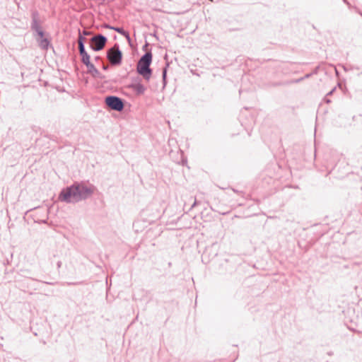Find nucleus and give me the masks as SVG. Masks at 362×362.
Returning a JSON list of instances; mask_svg holds the SVG:
<instances>
[{
    "label": "nucleus",
    "instance_id": "f257e3e1",
    "mask_svg": "<svg viewBox=\"0 0 362 362\" xmlns=\"http://www.w3.org/2000/svg\"><path fill=\"white\" fill-rule=\"evenodd\" d=\"M93 185H86L83 182H75L72 185L63 189L59 199L66 203H77L90 197L94 192Z\"/></svg>",
    "mask_w": 362,
    "mask_h": 362
},
{
    "label": "nucleus",
    "instance_id": "f03ea898",
    "mask_svg": "<svg viewBox=\"0 0 362 362\" xmlns=\"http://www.w3.org/2000/svg\"><path fill=\"white\" fill-rule=\"evenodd\" d=\"M151 62L152 54L151 52H147L139 59L136 65L138 74L146 81H149L152 75V70L150 68Z\"/></svg>",
    "mask_w": 362,
    "mask_h": 362
},
{
    "label": "nucleus",
    "instance_id": "7ed1b4c3",
    "mask_svg": "<svg viewBox=\"0 0 362 362\" xmlns=\"http://www.w3.org/2000/svg\"><path fill=\"white\" fill-rule=\"evenodd\" d=\"M107 58L112 66H117L121 64L122 53L117 44H115L107 51Z\"/></svg>",
    "mask_w": 362,
    "mask_h": 362
},
{
    "label": "nucleus",
    "instance_id": "20e7f679",
    "mask_svg": "<svg viewBox=\"0 0 362 362\" xmlns=\"http://www.w3.org/2000/svg\"><path fill=\"white\" fill-rule=\"evenodd\" d=\"M105 103L111 110L117 112L123 110L124 107L123 100L115 95L107 96L105 98Z\"/></svg>",
    "mask_w": 362,
    "mask_h": 362
},
{
    "label": "nucleus",
    "instance_id": "39448f33",
    "mask_svg": "<svg viewBox=\"0 0 362 362\" xmlns=\"http://www.w3.org/2000/svg\"><path fill=\"white\" fill-rule=\"evenodd\" d=\"M107 41V39L105 35L98 34L90 38V47L93 51L98 52L104 48Z\"/></svg>",
    "mask_w": 362,
    "mask_h": 362
},
{
    "label": "nucleus",
    "instance_id": "423d86ee",
    "mask_svg": "<svg viewBox=\"0 0 362 362\" xmlns=\"http://www.w3.org/2000/svg\"><path fill=\"white\" fill-rule=\"evenodd\" d=\"M42 21L40 19V13L37 10H33L31 12V24L30 28L33 32L42 29Z\"/></svg>",
    "mask_w": 362,
    "mask_h": 362
},
{
    "label": "nucleus",
    "instance_id": "0eeeda50",
    "mask_svg": "<svg viewBox=\"0 0 362 362\" xmlns=\"http://www.w3.org/2000/svg\"><path fill=\"white\" fill-rule=\"evenodd\" d=\"M86 67L88 69V73L90 74L94 78L103 79L104 76L100 73V71L95 68L93 64L91 62L87 64Z\"/></svg>",
    "mask_w": 362,
    "mask_h": 362
},
{
    "label": "nucleus",
    "instance_id": "6e6552de",
    "mask_svg": "<svg viewBox=\"0 0 362 362\" xmlns=\"http://www.w3.org/2000/svg\"><path fill=\"white\" fill-rule=\"evenodd\" d=\"M37 42L39 47L43 50H47L50 45V40L48 38V36L42 39H37Z\"/></svg>",
    "mask_w": 362,
    "mask_h": 362
},
{
    "label": "nucleus",
    "instance_id": "1a4fd4ad",
    "mask_svg": "<svg viewBox=\"0 0 362 362\" xmlns=\"http://www.w3.org/2000/svg\"><path fill=\"white\" fill-rule=\"evenodd\" d=\"M130 88H132V90H134L138 95L143 94L146 90L145 86L141 83L132 84L130 86Z\"/></svg>",
    "mask_w": 362,
    "mask_h": 362
},
{
    "label": "nucleus",
    "instance_id": "9d476101",
    "mask_svg": "<svg viewBox=\"0 0 362 362\" xmlns=\"http://www.w3.org/2000/svg\"><path fill=\"white\" fill-rule=\"evenodd\" d=\"M80 56L81 57V62L83 64H84L85 65H86L87 64L90 63V55L87 53V52H81L79 53Z\"/></svg>",
    "mask_w": 362,
    "mask_h": 362
},
{
    "label": "nucleus",
    "instance_id": "9b49d317",
    "mask_svg": "<svg viewBox=\"0 0 362 362\" xmlns=\"http://www.w3.org/2000/svg\"><path fill=\"white\" fill-rule=\"evenodd\" d=\"M112 30H114L116 32L119 33V34L125 36L127 39H129V33L127 31H125L122 28L114 27V28H112Z\"/></svg>",
    "mask_w": 362,
    "mask_h": 362
},
{
    "label": "nucleus",
    "instance_id": "f8f14e48",
    "mask_svg": "<svg viewBox=\"0 0 362 362\" xmlns=\"http://www.w3.org/2000/svg\"><path fill=\"white\" fill-rule=\"evenodd\" d=\"M36 35H37L38 37L36 38L37 39H42V38H44L47 36H49V34L47 33L45 34V33L44 32L43 29H40V30H37L35 31H34Z\"/></svg>",
    "mask_w": 362,
    "mask_h": 362
},
{
    "label": "nucleus",
    "instance_id": "ddd939ff",
    "mask_svg": "<svg viewBox=\"0 0 362 362\" xmlns=\"http://www.w3.org/2000/svg\"><path fill=\"white\" fill-rule=\"evenodd\" d=\"M168 64H167L166 66L163 68V72H162L163 87H165V85H166V76H167V68H168Z\"/></svg>",
    "mask_w": 362,
    "mask_h": 362
},
{
    "label": "nucleus",
    "instance_id": "4468645a",
    "mask_svg": "<svg viewBox=\"0 0 362 362\" xmlns=\"http://www.w3.org/2000/svg\"><path fill=\"white\" fill-rule=\"evenodd\" d=\"M310 76H311V74H308L304 77L293 80L292 81V83H299V82L302 81L304 78H309Z\"/></svg>",
    "mask_w": 362,
    "mask_h": 362
},
{
    "label": "nucleus",
    "instance_id": "2eb2a0df",
    "mask_svg": "<svg viewBox=\"0 0 362 362\" xmlns=\"http://www.w3.org/2000/svg\"><path fill=\"white\" fill-rule=\"evenodd\" d=\"M78 32H79V36L78 38V44H84L85 37L81 35L80 30H78Z\"/></svg>",
    "mask_w": 362,
    "mask_h": 362
},
{
    "label": "nucleus",
    "instance_id": "dca6fc26",
    "mask_svg": "<svg viewBox=\"0 0 362 362\" xmlns=\"http://www.w3.org/2000/svg\"><path fill=\"white\" fill-rule=\"evenodd\" d=\"M79 53L86 52L84 44H78Z\"/></svg>",
    "mask_w": 362,
    "mask_h": 362
},
{
    "label": "nucleus",
    "instance_id": "f3484780",
    "mask_svg": "<svg viewBox=\"0 0 362 362\" xmlns=\"http://www.w3.org/2000/svg\"><path fill=\"white\" fill-rule=\"evenodd\" d=\"M103 27H104V28H105L111 29V30H112V28H114L113 26H111V25H108V24H105V25H103Z\"/></svg>",
    "mask_w": 362,
    "mask_h": 362
},
{
    "label": "nucleus",
    "instance_id": "a211bd4d",
    "mask_svg": "<svg viewBox=\"0 0 362 362\" xmlns=\"http://www.w3.org/2000/svg\"><path fill=\"white\" fill-rule=\"evenodd\" d=\"M59 255L57 252H52V257H59Z\"/></svg>",
    "mask_w": 362,
    "mask_h": 362
},
{
    "label": "nucleus",
    "instance_id": "6ab92c4d",
    "mask_svg": "<svg viewBox=\"0 0 362 362\" xmlns=\"http://www.w3.org/2000/svg\"><path fill=\"white\" fill-rule=\"evenodd\" d=\"M57 268L59 269L62 267V262L58 261L57 263Z\"/></svg>",
    "mask_w": 362,
    "mask_h": 362
},
{
    "label": "nucleus",
    "instance_id": "aec40b11",
    "mask_svg": "<svg viewBox=\"0 0 362 362\" xmlns=\"http://www.w3.org/2000/svg\"><path fill=\"white\" fill-rule=\"evenodd\" d=\"M334 90H335V88H333L332 90H330V91L327 93V95H331L333 93V92H334Z\"/></svg>",
    "mask_w": 362,
    "mask_h": 362
},
{
    "label": "nucleus",
    "instance_id": "412c9836",
    "mask_svg": "<svg viewBox=\"0 0 362 362\" xmlns=\"http://www.w3.org/2000/svg\"><path fill=\"white\" fill-rule=\"evenodd\" d=\"M103 69L104 70H107V69H108V65L103 64Z\"/></svg>",
    "mask_w": 362,
    "mask_h": 362
},
{
    "label": "nucleus",
    "instance_id": "4be33fe9",
    "mask_svg": "<svg viewBox=\"0 0 362 362\" xmlns=\"http://www.w3.org/2000/svg\"><path fill=\"white\" fill-rule=\"evenodd\" d=\"M83 33L84 35H88L90 34V33L86 30H84Z\"/></svg>",
    "mask_w": 362,
    "mask_h": 362
},
{
    "label": "nucleus",
    "instance_id": "5701e85b",
    "mask_svg": "<svg viewBox=\"0 0 362 362\" xmlns=\"http://www.w3.org/2000/svg\"><path fill=\"white\" fill-rule=\"evenodd\" d=\"M197 201L195 200L193 204L192 205L191 209L194 208L197 205Z\"/></svg>",
    "mask_w": 362,
    "mask_h": 362
},
{
    "label": "nucleus",
    "instance_id": "b1692460",
    "mask_svg": "<svg viewBox=\"0 0 362 362\" xmlns=\"http://www.w3.org/2000/svg\"><path fill=\"white\" fill-rule=\"evenodd\" d=\"M100 57H98V56L95 57V61H98V60H100Z\"/></svg>",
    "mask_w": 362,
    "mask_h": 362
},
{
    "label": "nucleus",
    "instance_id": "393cba45",
    "mask_svg": "<svg viewBox=\"0 0 362 362\" xmlns=\"http://www.w3.org/2000/svg\"><path fill=\"white\" fill-rule=\"evenodd\" d=\"M334 69H335L336 74H337V75H338V71H337V69L336 68H334Z\"/></svg>",
    "mask_w": 362,
    "mask_h": 362
},
{
    "label": "nucleus",
    "instance_id": "a878e982",
    "mask_svg": "<svg viewBox=\"0 0 362 362\" xmlns=\"http://www.w3.org/2000/svg\"><path fill=\"white\" fill-rule=\"evenodd\" d=\"M325 101H326L327 103H330V100H329V99L325 100Z\"/></svg>",
    "mask_w": 362,
    "mask_h": 362
}]
</instances>
